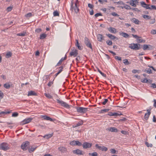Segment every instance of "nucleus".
I'll list each match as a JSON object with an SVG mask.
<instances>
[{
	"label": "nucleus",
	"mask_w": 156,
	"mask_h": 156,
	"mask_svg": "<svg viewBox=\"0 0 156 156\" xmlns=\"http://www.w3.org/2000/svg\"><path fill=\"white\" fill-rule=\"evenodd\" d=\"M95 147L99 149V150H101V151H106L108 150V148L104 147L102 146L101 147L98 144H96L95 145Z\"/></svg>",
	"instance_id": "obj_12"
},
{
	"label": "nucleus",
	"mask_w": 156,
	"mask_h": 156,
	"mask_svg": "<svg viewBox=\"0 0 156 156\" xmlns=\"http://www.w3.org/2000/svg\"><path fill=\"white\" fill-rule=\"evenodd\" d=\"M46 37V34H41L40 36V39H43L45 38Z\"/></svg>",
	"instance_id": "obj_41"
},
{
	"label": "nucleus",
	"mask_w": 156,
	"mask_h": 156,
	"mask_svg": "<svg viewBox=\"0 0 156 156\" xmlns=\"http://www.w3.org/2000/svg\"><path fill=\"white\" fill-rule=\"evenodd\" d=\"M45 96L49 99H51L52 98V96L50 95L49 94H44Z\"/></svg>",
	"instance_id": "obj_42"
},
{
	"label": "nucleus",
	"mask_w": 156,
	"mask_h": 156,
	"mask_svg": "<svg viewBox=\"0 0 156 156\" xmlns=\"http://www.w3.org/2000/svg\"><path fill=\"white\" fill-rule=\"evenodd\" d=\"M140 71V70H139L133 69L132 70V72L133 73H139Z\"/></svg>",
	"instance_id": "obj_57"
},
{
	"label": "nucleus",
	"mask_w": 156,
	"mask_h": 156,
	"mask_svg": "<svg viewBox=\"0 0 156 156\" xmlns=\"http://www.w3.org/2000/svg\"><path fill=\"white\" fill-rule=\"evenodd\" d=\"M57 69H59L58 72L55 74V77H56L59 74H60L63 70V66H60L58 68H57Z\"/></svg>",
	"instance_id": "obj_20"
},
{
	"label": "nucleus",
	"mask_w": 156,
	"mask_h": 156,
	"mask_svg": "<svg viewBox=\"0 0 156 156\" xmlns=\"http://www.w3.org/2000/svg\"><path fill=\"white\" fill-rule=\"evenodd\" d=\"M76 145L78 146H80L82 145V143L80 142H79L78 140H76Z\"/></svg>",
	"instance_id": "obj_46"
},
{
	"label": "nucleus",
	"mask_w": 156,
	"mask_h": 156,
	"mask_svg": "<svg viewBox=\"0 0 156 156\" xmlns=\"http://www.w3.org/2000/svg\"><path fill=\"white\" fill-rule=\"evenodd\" d=\"M140 4L142 6L146 9H151V7L149 6L150 5L146 4L144 2L142 1L140 2Z\"/></svg>",
	"instance_id": "obj_15"
},
{
	"label": "nucleus",
	"mask_w": 156,
	"mask_h": 156,
	"mask_svg": "<svg viewBox=\"0 0 156 156\" xmlns=\"http://www.w3.org/2000/svg\"><path fill=\"white\" fill-rule=\"evenodd\" d=\"M115 58L117 60H119V61H121L122 59L121 57H119L118 56H115Z\"/></svg>",
	"instance_id": "obj_55"
},
{
	"label": "nucleus",
	"mask_w": 156,
	"mask_h": 156,
	"mask_svg": "<svg viewBox=\"0 0 156 156\" xmlns=\"http://www.w3.org/2000/svg\"><path fill=\"white\" fill-rule=\"evenodd\" d=\"M75 108L76 109L77 112L81 114L86 113L88 111L89 109L88 108L78 106H76Z\"/></svg>",
	"instance_id": "obj_1"
},
{
	"label": "nucleus",
	"mask_w": 156,
	"mask_h": 156,
	"mask_svg": "<svg viewBox=\"0 0 156 156\" xmlns=\"http://www.w3.org/2000/svg\"><path fill=\"white\" fill-rule=\"evenodd\" d=\"M71 9L72 11H74L76 13H77L79 12V5H77L76 4H74V2L72 1L71 2Z\"/></svg>",
	"instance_id": "obj_3"
},
{
	"label": "nucleus",
	"mask_w": 156,
	"mask_h": 156,
	"mask_svg": "<svg viewBox=\"0 0 156 156\" xmlns=\"http://www.w3.org/2000/svg\"><path fill=\"white\" fill-rule=\"evenodd\" d=\"M110 151L112 154H114L115 153L116 151L114 149H110Z\"/></svg>",
	"instance_id": "obj_58"
},
{
	"label": "nucleus",
	"mask_w": 156,
	"mask_h": 156,
	"mask_svg": "<svg viewBox=\"0 0 156 156\" xmlns=\"http://www.w3.org/2000/svg\"><path fill=\"white\" fill-rule=\"evenodd\" d=\"M145 144L147 147H152L153 145L152 144H149L147 142H146Z\"/></svg>",
	"instance_id": "obj_53"
},
{
	"label": "nucleus",
	"mask_w": 156,
	"mask_h": 156,
	"mask_svg": "<svg viewBox=\"0 0 156 156\" xmlns=\"http://www.w3.org/2000/svg\"><path fill=\"white\" fill-rule=\"evenodd\" d=\"M18 113L17 112H15L12 115V116L13 117H16L18 115Z\"/></svg>",
	"instance_id": "obj_50"
},
{
	"label": "nucleus",
	"mask_w": 156,
	"mask_h": 156,
	"mask_svg": "<svg viewBox=\"0 0 156 156\" xmlns=\"http://www.w3.org/2000/svg\"><path fill=\"white\" fill-rule=\"evenodd\" d=\"M129 48L134 50H138L141 48L140 44H135L134 43L129 44Z\"/></svg>",
	"instance_id": "obj_2"
},
{
	"label": "nucleus",
	"mask_w": 156,
	"mask_h": 156,
	"mask_svg": "<svg viewBox=\"0 0 156 156\" xmlns=\"http://www.w3.org/2000/svg\"><path fill=\"white\" fill-rule=\"evenodd\" d=\"M106 35L110 38L112 40H114L115 39H116L117 40L118 39V38L116 37H115L112 34H106Z\"/></svg>",
	"instance_id": "obj_22"
},
{
	"label": "nucleus",
	"mask_w": 156,
	"mask_h": 156,
	"mask_svg": "<svg viewBox=\"0 0 156 156\" xmlns=\"http://www.w3.org/2000/svg\"><path fill=\"white\" fill-rule=\"evenodd\" d=\"M107 130L112 132H114L116 133H117L118 132V130L117 128H116L115 127L108 128Z\"/></svg>",
	"instance_id": "obj_18"
},
{
	"label": "nucleus",
	"mask_w": 156,
	"mask_h": 156,
	"mask_svg": "<svg viewBox=\"0 0 156 156\" xmlns=\"http://www.w3.org/2000/svg\"><path fill=\"white\" fill-rule=\"evenodd\" d=\"M3 87L6 89H9L10 87V85L9 83H7L4 84Z\"/></svg>",
	"instance_id": "obj_28"
},
{
	"label": "nucleus",
	"mask_w": 156,
	"mask_h": 156,
	"mask_svg": "<svg viewBox=\"0 0 156 156\" xmlns=\"http://www.w3.org/2000/svg\"><path fill=\"white\" fill-rule=\"evenodd\" d=\"M108 30L112 33L115 34L116 33V29L115 28L112 27L108 28Z\"/></svg>",
	"instance_id": "obj_19"
},
{
	"label": "nucleus",
	"mask_w": 156,
	"mask_h": 156,
	"mask_svg": "<svg viewBox=\"0 0 156 156\" xmlns=\"http://www.w3.org/2000/svg\"><path fill=\"white\" fill-rule=\"evenodd\" d=\"M29 142L28 141H26L25 142H23L21 145V148L23 151L26 150H27L26 147L29 145Z\"/></svg>",
	"instance_id": "obj_10"
},
{
	"label": "nucleus",
	"mask_w": 156,
	"mask_h": 156,
	"mask_svg": "<svg viewBox=\"0 0 156 156\" xmlns=\"http://www.w3.org/2000/svg\"><path fill=\"white\" fill-rule=\"evenodd\" d=\"M9 149L8 143L3 142L0 144V149L4 151H6Z\"/></svg>",
	"instance_id": "obj_4"
},
{
	"label": "nucleus",
	"mask_w": 156,
	"mask_h": 156,
	"mask_svg": "<svg viewBox=\"0 0 156 156\" xmlns=\"http://www.w3.org/2000/svg\"><path fill=\"white\" fill-rule=\"evenodd\" d=\"M12 55V53L11 52L9 51L7 52L6 55L5 57L6 58H8L11 57Z\"/></svg>",
	"instance_id": "obj_33"
},
{
	"label": "nucleus",
	"mask_w": 156,
	"mask_h": 156,
	"mask_svg": "<svg viewBox=\"0 0 156 156\" xmlns=\"http://www.w3.org/2000/svg\"><path fill=\"white\" fill-rule=\"evenodd\" d=\"M32 120L33 118H26L21 122V124L22 125H23L28 123L30 122Z\"/></svg>",
	"instance_id": "obj_7"
},
{
	"label": "nucleus",
	"mask_w": 156,
	"mask_h": 156,
	"mask_svg": "<svg viewBox=\"0 0 156 156\" xmlns=\"http://www.w3.org/2000/svg\"><path fill=\"white\" fill-rule=\"evenodd\" d=\"M107 44L108 45H111L112 44V42L111 41H106Z\"/></svg>",
	"instance_id": "obj_52"
},
{
	"label": "nucleus",
	"mask_w": 156,
	"mask_h": 156,
	"mask_svg": "<svg viewBox=\"0 0 156 156\" xmlns=\"http://www.w3.org/2000/svg\"><path fill=\"white\" fill-rule=\"evenodd\" d=\"M102 16V14L101 13H96V14H95V16L96 17H97L99 16Z\"/></svg>",
	"instance_id": "obj_56"
},
{
	"label": "nucleus",
	"mask_w": 156,
	"mask_h": 156,
	"mask_svg": "<svg viewBox=\"0 0 156 156\" xmlns=\"http://www.w3.org/2000/svg\"><path fill=\"white\" fill-rule=\"evenodd\" d=\"M145 71H146L148 73H151L152 71L151 69L149 68L145 70Z\"/></svg>",
	"instance_id": "obj_54"
},
{
	"label": "nucleus",
	"mask_w": 156,
	"mask_h": 156,
	"mask_svg": "<svg viewBox=\"0 0 156 156\" xmlns=\"http://www.w3.org/2000/svg\"><path fill=\"white\" fill-rule=\"evenodd\" d=\"M32 15L30 12L28 13L25 15V16L27 18H29L32 16Z\"/></svg>",
	"instance_id": "obj_47"
},
{
	"label": "nucleus",
	"mask_w": 156,
	"mask_h": 156,
	"mask_svg": "<svg viewBox=\"0 0 156 156\" xmlns=\"http://www.w3.org/2000/svg\"><path fill=\"white\" fill-rule=\"evenodd\" d=\"M56 100L57 101V102L62 106L67 108H70V106L66 102L62 100H60L59 99H57Z\"/></svg>",
	"instance_id": "obj_5"
},
{
	"label": "nucleus",
	"mask_w": 156,
	"mask_h": 156,
	"mask_svg": "<svg viewBox=\"0 0 156 156\" xmlns=\"http://www.w3.org/2000/svg\"><path fill=\"white\" fill-rule=\"evenodd\" d=\"M155 20L154 19H151L149 22V23L150 24H152L154 23L155 22Z\"/></svg>",
	"instance_id": "obj_51"
},
{
	"label": "nucleus",
	"mask_w": 156,
	"mask_h": 156,
	"mask_svg": "<svg viewBox=\"0 0 156 156\" xmlns=\"http://www.w3.org/2000/svg\"><path fill=\"white\" fill-rule=\"evenodd\" d=\"M108 101V100L107 99H105L104 101L102 102V103L103 105H105Z\"/></svg>",
	"instance_id": "obj_59"
},
{
	"label": "nucleus",
	"mask_w": 156,
	"mask_h": 156,
	"mask_svg": "<svg viewBox=\"0 0 156 156\" xmlns=\"http://www.w3.org/2000/svg\"><path fill=\"white\" fill-rule=\"evenodd\" d=\"M84 43L87 47L91 49L92 51L93 50L91 44L90 40L87 37H85L84 38Z\"/></svg>",
	"instance_id": "obj_6"
},
{
	"label": "nucleus",
	"mask_w": 156,
	"mask_h": 156,
	"mask_svg": "<svg viewBox=\"0 0 156 156\" xmlns=\"http://www.w3.org/2000/svg\"><path fill=\"white\" fill-rule=\"evenodd\" d=\"M143 17L146 20L150 19L151 18V16L146 15H144L143 16Z\"/></svg>",
	"instance_id": "obj_45"
},
{
	"label": "nucleus",
	"mask_w": 156,
	"mask_h": 156,
	"mask_svg": "<svg viewBox=\"0 0 156 156\" xmlns=\"http://www.w3.org/2000/svg\"><path fill=\"white\" fill-rule=\"evenodd\" d=\"M58 149L62 153H64L67 152V148L64 147H58Z\"/></svg>",
	"instance_id": "obj_16"
},
{
	"label": "nucleus",
	"mask_w": 156,
	"mask_h": 156,
	"mask_svg": "<svg viewBox=\"0 0 156 156\" xmlns=\"http://www.w3.org/2000/svg\"><path fill=\"white\" fill-rule=\"evenodd\" d=\"M37 147H31V148L28 149V151L30 153H31L33 152L34 151H35V150L36 149Z\"/></svg>",
	"instance_id": "obj_29"
},
{
	"label": "nucleus",
	"mask_w": 156,
	"mask_h": 156,
	"mask_svg": "<svg viewBox=\"0 0 156 156\" xmlns=\"http://www.w3.org/2000/svg\"><path fill=\"white\" fill-rule=\"evenodd\" d=\"M123 62L125 65H127L129 64V63L127 59H124Z\"/></svg>",
	"instance_id": "obj_36"
},
{
	"label": "nucleus",
	"mask_w": 156,
	"mask_h": 156,
	"mask_svg": "<svg viewBox=\"0 0 156 156\" xmlns=\"http://www.w3.org/2000/svg\"><path fill=\"white\" fill-rule=\"evenodd\" d=\"M11 112H10V111H8V112H4V111H3V112H0V115H1V114H2V115H5V114H9Z\"/></svg>",
	"instance_id": "obj_43"
},
{
	"label": "nucleus",
	"mask_w": 156,
	"mask_h": 156,
	"mask_svg": "<svg viewBox=\"0 0 156 156\" xmlns=\"http://www.w3.org/2000/svg\"><path fill=\"white\" fill-rule=\"evenodd\" d=\"M151 33L153 34H156V30H153L151 31Z\"/></svg>",
	"instance_id": "obj_64"
},
{
	"label": "nucleus",
	"mask_w": 156,
	"mask_h": 156,
	"mask_svg": "<svg viewBox=\"0 0 156 156\" xmlns=\"http://www.w3.org/2000/svg\"><path fill=\"white\" fill-rule=\"evenodd\" d=\"M67 58V56L66 55L64 57L62 58L59 61V62H58L57 64L55 66V67H57L58 66H59L62 63V62L66 60Z\"/></svg>",
	"instance_id": "obj_14"
},
{
	"label": "nucleus",
	"mask_w": 156,
	"mask_h": 156,
	"mask_svg": "<svg viewBox=\"0 0 156 156\" xmlns=\"http://www.w3.org/2000/svg\"><path fill=\"white\" fill-rule=\"evenodd\" d=\"M92 146V143H90L86 142H84L82 144V146L84 149L90 148Z\"/></svg>",
	"instance_id": "obj_9"
},
{
	"label": "nucleus",
	"mask_w": 156,
	"mask_h": 156,
	"mask_svg": "<svg viewBox=\"0 0 156 156\" xmlns=\"http://www.w3.org/2000/svg\"><path fill=\"white\" fill-rule=\"evenodd\" d=\"M151 107H149V109H147V113H145L144 116V118L145 120H147L148 119L151 113Z\"/></svg>",
	"instance_id": "obj_11"
},
{
	"label": "nucleus",
	"mask_w": 156,
	"mask_h": 156,
	"mask_svg": "<svg viewBox=\"0 0 156 156\" xmlns=\"http://www.w3.org/2000/svg\"><path fill=\"white\" fill-rule=\"evenodd\" d=\"M89 155L90 156H98V154L97 152H94L93 153H89Z\"/></svg>",
	"instance_id": "obj_34"
},
{
	"label": "nucleus",
	"mask_w": 156,
	"mask_h": 156,
	"mask_svg": "<svg viewBox=\"0 0 156 156\" xmlns=\"http://www.w3.org/2000/svg\"><path fill=\"white\" fill-rule=\"evenodd\" d=\"M151 87H152L154 88H156V85L155 83H152L151 84Z\"/></svg>",
	"instance_id": "obj_63"
},
{
	"label": "nucleus",
	"mask_w": 156,
	"mask_h": 156,
	"mask_svg": "<svg viewBox=\"0 0 156 156\" xmlns=\"http://www.w3.org/2000/svg\"><path fill=\"white\" fill-rule=\"evenodd\" d=\"M26 32H23V33H19L17 34V35L19 36H25L26 35Z\"/></svg>",
	"instance_id": "obj_32"
},
{
	"label": "nucleus",
	"mask_w": 156,
	"mask_h": 156,
	"mask_svg": "<svg viewBox=\"0 0 156 156\" xmlns=\"http://www.w3.org/2000/svg\"><path fill=\"white\" fill-rule=\"evenodd\" d=\"M125 5L123 6V7H124V8L127 10H128V9H132V8L129 5H126V4H125L124 5Z\"/></svg>",
	"instance_id": "obj_39"
},
{
	"label": "nucleus",
	"mask_w": 156,
	"mask_h": 156,
	"mask_svg": "<svg viewBox=\"0 0 156 156\" xmlns=\"http://www.w3.org/2000/svg\"><path fill=\"white\" fill-rule=\"evenodd\" d=\"M83 120H81V121L78 122L76 125L73 126V128L76 127H78V126H80L83 125Z\"/></svg>",
	"instance_id": "obj_26"
},
{
	"label": "nucleus",
	"mask_w": 156,
	"mask_h": 156,
	"mask_svg": "<svg viewBox=\"0 0 156 156\" xmlns=\"http://www.w3.org/2000/svg\"><path fill=\"white\" fill-rule=\"evenodd\" d=\"M27 95L28 96H37V94L34 91L31 90L28 92Z\"/></svg>",
	"instance_id": "obj_23"
},
{
	"label": "nucleus",
	"mask_w": 156,
	"mask_h": 156,
	"mask_svg": "<svg viewBox=\"0 0 156 156\" xmlns=\"http://www.w3.org/2000/svg\"><path fill=\"white\" fill-rule=\"evenodd\" d=\"M149 46L151 47V48L152 46L150 45H147V44H144L143 47V49L144 50H150L151 49L150 48V47H149Z\"/></svg>",
	"instance_id": "obj_25"
},
{
	"label": "nucleus",
	"mask_w": 156,
	"mask_h": 156,
	"mask_svg": "<svg viewBox=\"0 0 156 156\" xmlns=\"http://www.w3.org/2000/svg\"><path fill=\"white\" fill-rule=\"evenodd\" d=\"M114 3H116V4L117 5H119V4H120V5L122 4L123 5H125V4L123 2L121 1H119L118 2H114Z\"/></svg>",
	"instance_id": "obj_49"
},
{
	"label": "nucleus",
	"mask_w": 156,
	"mask_h": 156,
	"mask_svg": "<svg viewBox=\"0 0 156 156\" xmlns=\"http://www.w3.org/2000/svg\"><path fill=\"white\" fill-rule=\"evenodd\" d=\"M132 21L133 23L137 24H139L140 22L138 20L135 18H133L132 19Z\"/></svg>",
	"instance_id": "obj_31"
},
{
	"label": "nucleus",
	"mask_w": 156,
	"mask_h": 156,
	"mask_svg": "<svg viewBox=\"0 0 156 156\" xmlns=\"http://www.w3.org/2000/svg\"><path fill=\"white\" fill-rule=\"evenodd\" d=\"M76 140H73L70 142L69 143L71 145H76Z\"/></svg>",
	"instance_id": "obj_48"
},
{
	"label": "nucleus",
	"mask_w": 156,
	"mask_h": 156,
	"mask_svg": "<svg viewBox=\"0 0 156 156\" xmlns=\"http://www.w3.org/2000/svg\"><path fill=\"white\" fill-rule=\"evenodd\" d=\"M41 117L43 118L44 119L46 120H50L51 121H53V119L50 117L46 115H41Z\"/></svg>",
	"instance_id": "obj_21"
},
{
	"label": "nucleus",
	"mask_w": 156,
	"mask_h": 156,
	"mask_svg": "<svg viewBox=\"0 0 156 156\" xmlns=\"http://www.w3.org/2000/svg\"><path fill=\"white\" fill-rule=\"evenodd\" d=\"M109 110V109H105L101 110L99 112L100 113H104L105 112H108Z\"/></svg>",
	"instance_id": "obj_37"
},
{
	"label": "nucleus",
	"mask_w": 156,
	"mask_h": 156,
	"mask_svg": "<svg viewBox=\"0 0 156 156\" xmlns=\"http://www.w3.org/2000/svg\"><path fill=\"white\" fill-rule=\"evenodd\" d=\"M73 152L74 154H76L79 155H83V154L82 153V151L78 149L73 150Z\"/></svg>",
	"instance_id": "obj_13"
},
{
	"label": "nucleus",
	"mask_w": 156,
	"mask_h": 156,
	"mask_svg": "<svg viewBox=\"0 0 156 156\" xmlns=\"http://www.w3.org/2000/svg\"><path fill=\"white\" fill-rule=\"evenodd\" d=\"M119 34L120 35L122 36L125 38H128L129 37V35L126 33L121 32H120Z\"/></svg>",
	"instance_id": "obj_24"
},
{
	"label": "nucleus",
	"mask_w": 156,
	"mask_h": 156,
	"mask_svg": "<svg viewBox=\"0 0 156 156\" xmlns=\"http://www.w3.org/2000/svg\"><path fill=\"white\" fill-rule=\"evenodd\" d=\"M12 7L9 6V7H8L7 8V10L8 11V12L11 11L12 10Z\"/></svg>",
	"instance_id": "obj_61"
},
{
	"label": "nucleus",
	"mask_w": 156,
	"mask_h": 156,
	"mask_svg": "<svg viewBox=\"0 0 156 156\" xmlns=\"http://www.w3.org/2000/svg\"><path fill=\"white\" fill-rule=\"evenodd\" d=\"M78 54V51L77 49H75L72 50L69 53V55L71 56L76 57Z\"/></svg>",
	"instance_id": "obj_8"
},
{
	"label": "nucleus",
	"mask_w": 156,
	"mask_h": 156,
	"mask_svg": "<svg viewBox=\"0 0 156 156\" xmlns=\"http://www.w3.org/2000/svg\"><path fill=\"white\" fill-rule=\"evenodd\" d=\"M132 36L134 38H136L137 40V39H138V38L140 37H138L137 35H134L133 34H132Z\"/></svg>",
	"instance_id": "obj_60"
},
{
	"label": "nucleus",
	"mask_w": 156,
	"mask_h": 156,
	"mask_svg": "<svg viewBox=\"0 0 156 156\" xmlns=\"http://www.w3.org/2000/svg\"><path fill=\"white\" fill-rule=\"evenodd\" d=\"M97 39L99 41L101 42L102 40H104V37L101 34H98L97 36Z\"/></svg>",
	"instance_id": "obj_17"
},
{
	"label": "nucleus",
	"mask_w": 156,
	"mask_h": 156,
	"mask_svg": "<svg viewBox=\"0 0 156 156\" xmlns=\"http://www.w3.org/2000/svg\"><path fill=\"white\" fill-rule=\"evenodd\" d=\"M136 1L135 0H130L129 3V4L131 5L134 6V7H136Z\"/></svg>",
	"instance_id": "obj_27"
},
{
	"label": "nucleus",
	"mask_w": 156,
	"mask_h": 156,
	"mask_svg": "<svg viewBox=\"0 0 156 156\" xmlns=\"http://www.w3.org/2000/svg\"><path fill=\"white\" fill-rule=\"evenodd\" d=\"M54 16H59V13L57 11H55L53 12Z\"/></svg>",
	"instance_id": "obj_38"
},
{
	"label": "nucleus",
	"mask_w": 156,
	"mask_h": 156,
	"mask_svg": "<svg viewBox=\"0 0 156 156\" xmlns=\"http://www.w3.org/2000/svg\"><path fill=\"white\" fill-rule=\"evenodd\" d=\"M53 133L51 134H47L43 136V137L46 138L47 139H48L51 138L53 136Z\"/></svg>",
	"instance_id": "obj_30"
},
{
	"label": "nucleus",
	"mask_w": 156,
	"mask_h": 156,
	"mask_svg": "<svg viewBox=\"0 0 156 156\" xmlns=\"http://www.w3.org/2000/svg\"><path fill=\"white\" fill-rule=\"evenodd\" d=\"M151 9H154L156 10V6L154 5H151Z\"/></svg>",
	"instance_id": "obj_62"
},
{
	"label": "nucleus",
	"mask_w": 156,
	"mask_h": 156,
	"mask_svg": "<svg viewBox=\"0 0 156 156\" xmlns=\"http://www.w3.org/2000/svg\"><path fill=\"white\" fill-rule=\"evenodd\" d=\"M137 42L138 43H145V40H143L142 39H140L139 38H138L137 40Z\"/></svg>",
	"instance_id": "obj_44"
},
{
	"label": "nucleus",
	"mask_w": 156,
	"mask_h": 156,
	"mask_svg": "<svg viewBox=\"0 0 156 156\" xmlns=\"http://www.w3.org/2000/svg\"><path fill=\"white\" fill-rule=\"evenodd\" d=\"M97 69L98 71L100 73V74L103 77H106V75L105 74L103 73L99 69V68H97Z\"/></svg>",
	"instance_id": "obj_40"
},
{
	"label": "nucleus",
	"mask_w": 156,
	"mask_h": 156,
	"mask_svg": "<svg viewBox=\"0 0 156 156\" xmlns=\"http://www.w3.org/2000/svg\"><path fill=\"white\" fill-rule=\"evenodd\" d=\"M141 82L144 83H148V80L147 78H145L144 79H142L141 80Z\"/></svg>",
	"instance_id": "obj_35"
}]
</instances>
